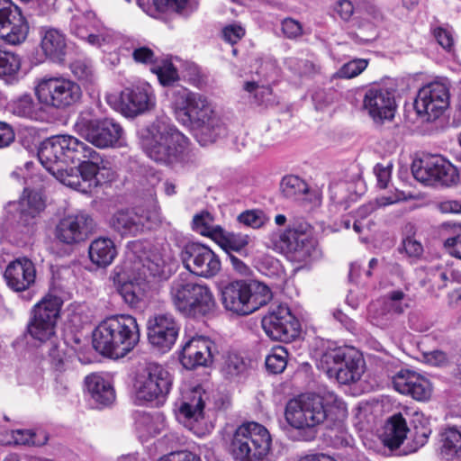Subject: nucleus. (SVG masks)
Masks as SVG:
<instances>
[{"instance_id": "nucleus-1", "label": "nucleus", "mask_w": 461, "mask_h": 461, "mask_svg": "<svg viewBox=\"0 0 461 461\" xmlns=\"http://www.w3.org/2000/svg\"><path fill=\"white\" fill-rule=\"evenodd\" d=\"M140 138L145 153L157 163L175 167L194 165L198 160L189 149L188 139L164 120H157L143 129Z\"/></svg>"}, {"instance_id": "nucleus-2", "label": "nucleus", "mask_w": 461, "mask_h": 461, "mask_svg": "<svg viewBox=\"0 0 461 461\" xmlns=\"http://www.w3.org/2000/svg\"><path fill=\"white\" fill-rule=\"evenodd\" d=\"M171 106L176 120L191 128L201 145L214 142L221 133L220 117L201 94L184 87L176 88L172 92Z\"/></svg>"}, {"instance_id": "nucleus-3", "label": "nucleus", "mask_w": 461, "mask_h": 461, "mask_svg": "<svg viewBox=\"0 0 461 461\" xmlns=\"http://www.w3.org/2000/svg\"><path fill=\"white\" fill-rule=\"evenodd\" d=\"M62 303L60 297L48 294L33 306L27 325L28 333L34 339L44 343L42 351H46L50 365L58 372H63L68 367V346L56 334Z\"/></svg>"}, {"instance_id": "nucleus-4", "label": "nucleus", "mask_w": 461, "mask_h": 461, "mask_svg": "<svg viewBox=\"0 0 461 461\" xmlns=\"http://www.w3.org/2000/svg\"><path fill=\"white\" fill-rule=\"evenodd\" d=\"M137 320L130 314L113 315L104 320L94 332V346L104 355L125 357L140 341Z\"/></svg>"}, {"instance_id": "nucleus-5", "label": "nucleus", "mask_w": 461, "mask_h": 461, "mask_svg": "<svg viewBox=\"0 0 461 461\" xmlns=\"http://www.w3.org/2000/svg\"><path fill=\"white\" fill-rule=\"evenodd\" d=\"M174 309L187 318H202L213 312L216 301L210 286L188 274H179L168 285Z\"/></svg>"}, {"instance_id": "nucleus-6", "label": "nucleus", "mask_w": 461, "mask_h": 461, "mask_svg": "<svg viewBox=\"0 0 461 461\" xmlns=\"http://www.w3.org/2000/svg\"><path fill=\"white\" fill-rule=\"evenodd\" d=\"M336 409L338 415L346 416L344 402L331 393L324 396L319 394H302L290 400L285 407V420L293 428L302 429L314 428L332 418V410Z\"/></svg>"}, {"instance_id": "nucleus-7", "label": "nucleus", "mask_w": 461, "mask_h": 461, "mask_svg": "<svg viewBox=\"0 0 461 461\" xmlns=\"http://www.w3.org/2000/svg\"><path fill=\"white\" fill-rule=\"evenodd\" d=\"M269 431L258 422H246L232 434L228 450L236 461H264L271 450Z\"/></svg>"}, {"instance_id": "nucleus-8", "label": "nucleus", "mask_w": 461, "mask_h": 461, "mask_svg": "<svg viewBox=\"0 0 461 461\" xmlns=\"http://www.w3.org/2000/svg\"><path fill=\"white\" fill-rule=\"evenodd\" d=\"M272 299L268 286L258 281H233L221 290L224 308L237 315H249Z\"/></svg>"}, {"instance_id": "nucleus-9", "label": "nucleus", "mask_w": 461, "mask_h": 461, "mask_svg": "<svg viewBox=\"0 0 461 461\" xmlns=\"http://www.w3.org/2000/svg\"><path fill=\"white\" fill-rule=\"evenodd\" d=\"M318 367L330 378L342 384L360 379L364 373V361L354 348L329 345L318 360Z\"/></svg>"}, {"instance_id": "nucleus-10", "label": "nucleus", "mask_w": 461, "mask_h": 461, "mask_svg": "<svg viewBox=\"0 0 461 461\" xmlns=\"http://www.w3.org/2000/svg\"><path fill=\"white\" fill-rule=\"evenodd\" d=\"M89 147L72 135L52 136L43 141L38 158L49 172H60L84 159Z\"/></svg>"}, {"instance_id": "nucleus-11", "label": "nucleus", "mask_w": 461, "mask_h": 461, "mask_svg": "<svg viewBox=\"0 0 461 461\" xmlns=\"http://www.w3.org/2000/svg\"><path fill=\"white\" fill-rule=\"evenodd\" d=\"M266 239L268 248L285 252L290 260L300 264H308L321 256L314 240L304 231L291 226L272 230Z\"/></svg>"}, {"instance_id": "nucleus-12", "label": "nucleus", "mask_w": 461, "mask_h": 461, "mask_svg": "<svg viewBox=\"0 0 461 461\" xmlns=\"http://www.w3.org/2000/svg\"><path fill=\"white\" fill-rule=\"evenodd\" d=\"M34 95L48 109L64 110L77 104L82 91L77 83L64 77H43L35 81Z\"/></svg>"}, {"instance_id": "nucleus-13", "label": "nucleus", "mask_w": 461, "mask_h": 461, "mask_svg": "<svg viewBox=\"0 0 461 461\" xmlns=\"http://www.w3.org/2000/svg\"><path fill=\"white\" fill-rule=\"evenodd\" d=\"M171 257L158 249L147 252L140 240L131 241L127 245L125 272L134 273L145 277L167 279L171 275L169 262Z\"/></svg>"}, {"instance_id": "nucleus-14", "label": "nucleus", "mask_w": 461, "mask_h": 461, "mask_svg": "<svg viewBox=\"0 0 461 461\" xmlns=\"http://www.w3.org/2000/svg\"><path fill=\"white\" fill-rule=\"evenodd\" d=\"M170 373L157 363L148 364L136 376L134 392L140 403H162L172 387Z\"/></svg>"}, {"instance_id": "nucleus-15", "label": "nucleus", "mask_w": 461, "mask_h": 461, "mask_svg": "<svg viewBox=\"0 0 461 461\" xmlns=\"http://www.w3.org/2000/svg\"><path fill=\"white\" fill-rule=\"evenodd\" d=\"M160 221L159 208L156 203H139L118 211L110 220L111 227L121 236H138L151 230Z\"/></svg>"}, {"instance_id": "nucleus-16", "label": "nucleus", "mask_w": 461, "mask_h": 461, "mask_svg": "<svg viewBox=\"0 0 461 461\" xmlns=\"http://www.w3.org/2000/svg\"><path fill=\"white\" fill-rule=\"evenodd\" d=\"M75 128L87 141L98 148L125 145L123 129L113 119L98 121L80 115L75 123Z\"/></svg>"}, {"instance_id": "nucleus-17", "label": "nucleus", "mask_w": 461, "mask_h": 461, "mask_svg": "<svg viewBox=\"0 0 461 461\" xmlns=\"http://www.w3.org/2000/svg\"><path fill=\"white\" fill-rule=\"evenodd\" d=\"M450 104L449 86L444 81H433L422 86L414 101V108L423 122L440 117Z\"/></svg>"}, {"instance_id": "nucleus-18", "label": "nucleus", "mask_w": 461, "mask_h": 461, "mask_svg": "<svg viewBox=\"0 0 461 461\" xmlns=\"http://www.w3.org/2000/svg\"><path fill=\"white\" fill-rule=\"evenodd\" d=\"M106 100L126 117H135L155 106L154 92L148 83L127 87L119 95H108Z\"/></svg>"}, {"instance_id": "nucleus-19", "label": "nucleus", "mask_w": 461, "mask_h": 461, "mask_svg": "<svg viewBox=\"0 0 461 461\" xmlns=\"http://www.w3.org/2000/svg\"><path fill=\"white\" fill-rule=\"evenodd\" d=\"M413 176L425 185L439 183L450 186L459 181L457 168L441 156H428L414 162L411 167Z\"/></svg>"}, {"instance_id": "nucleus-20", "label": "nucleus", "mask_w": 461, "mask_h": 461, "mask_svg": "<svg viewBox=\"0 0 461 461\" xmlns=\"http://www.w3.org/2000/svg\"><path fill=\"white\" fill-rule=\"evenodd\" d=\"M97 222L85 211L65 215L56 226L58 240L66 245H76L86 240L96 231Z\"/></svg>"}, {"instance_id": "nucleus-21", "label": "nucleus", "mask_w": 461, "mask_h": 461, "mask_svg": "<svg viewBox=\"0 0 461 461\" xmlns=\"http://www.w3.org/2000/svg\"><path fill=\"white\" fill-rule=\"evenodd\" d=\"M181 259L191 274L203 278L214 277L221 267L219 256L201 243L186 244L181 252Z\"/></svg>"}, {"instance_id": "nucleus-22", "label": "nucleus", "mask_w": 461, "mask_h": 461, "mask_svg": "<svg viewBox=\"0 0 461 461\" xmlns=\"http://www.w3.org/2000/svg\"><path fill=\"white\" fill-rule=\"evenodd\" d=\"M262 328L273 340L290 341L299 334L300 324L287 305L279 304L263 317Z\"/></svg>"}, {"instance_id": "nucleus-23", "label": "nucleus", "mask_w": 461, "mask_h": 461, "mask_svg": "<svg viewBox=\"0 0 461 461\" xmlns=\"http://www.w3.org/2000/svg\"><path fill=\"white\" fill-rule=\"evenodd\" d=\"M70 32L95 47L110 43L113 38V32L92 11H77L71 19Z\"/></svg>"}, {"instance_id": "nucleus-24", "label": "nucleus", "mask_w": 461, "mask_h": 461, "mask_svg": "<svg viewBox=\"0 0 461 461\" xmlns=\"http://www.w3.org/2000/svg\"><path fill=\"white\" fill-rule=\"evenodd\" d=\"M29 26L20 8L11 0H0V36L11 44L23 42Z\"/></svg>"}, {"instance_id": "nucleus-25", "label": "nucleus", "mask_w": 461, "mask_h": 461, "mask_svg": "<svg viewBox=\"0 0 461 461\" xmlns=\"http://www.w3.org/2000/svg\"><path fill=\"white\" fill-rule=\"evenodd\" d=\"M147 328L149 343L163 352L171 349L179 332L177 321L169 313L158 314L149 318Z\"/></svg>"}, {"instance_id": "nucleus-26", "label": "nucleus", "mask_w": 461, "mask_h": 461, "mask_svg": "<svg viewBox=\"0 0 461 461\" xmlns=\"http://www.w3.org/2000/svg\"><path fill=\"white\" fill-rule=\"evenodd\" d=\"M363 107L377 123L391 121L396 110L393 93L378 86H371L365 93Z\"/></svg>"}, {"instance_id": "nucleus-27", "label": "nucleus", "mask_w": 461, "mask_h": 461, "mask_svg": "<svg viewBox=\"0 0 461 461\" xmlns=\"http://www.w3.org/2000/svg\"><path fill=\"white\" fill-rule=\"evenodd\" d=\"M216 351L215 343L208 337L195 335L188 339L181 350L179 359L186 369L208 366Z\"/></svg>"}, {"instance_id": "nucleus-28", "label": "nucleus", "mask_w": 461, "mask_h": 461, "mask_svg": "<svg viewBox=\"0 0 461 461\" xmlns=\"http://www.w3.org/2000/svg\"><path fill=\"white\" fill-rule=\"evenodd\" d=\"M393 388L402 394L420 402L430 398L432 386L424 375L409 369H402L392 378Z\"/></svg>"}, {"instance_id": "nucleus-29", "label": "nucleus", "mask_w": 461, "mask_h": 461, "mask_svg": "<svg viewBox=\"0 0 461 461\" xmlns=\"http://www.w3.org/2000/svg\"><path fill=\"white\" fill-rule=\"evenodd\" d=\"M38 33L41 56L52 62H62L68 50L66 34L61 30L49 25L41 26Z\"/></svg>"}, {"instance_id": "nucleus-30", "label": "nucleus", "mask_w": 461, "mask_h": 461, "mask_svg": "<svg viewBox=\"0 0 461 461\" xmlns=\"http://www.w3.org/2000/svg\"><path fill=\"white\" fill-rule=\"evenodd\" d=\"M4 277L12 290L25 291L34 284L36 277L34 264L27 258H18L7 265Z\"/></svg>"}, {"instance_id": "nucleus-31", "label": "nucleus", "mask_w": 461, "mask_h": 461, "mask_svg": "<svg viewBox=\"0 0 461 461\" xmlns=\"http://www.w3.org/2000/svg\"><path fill=\"white\" fill-rule=\"evenodd\" d=\"M280 191L283 198L293 201L317 202L322 199V192L318 187L310 186L295 175H287L282 178Z\"/></svg>"}, {"instance_id": "nucleus-32", "label": "nucleus", "mask_w": 461, "mask_h": 461, "mask_svg": "<svg viewBox=\"0 0 461 461\" xmlns=\"http://www.w3.org/2000/svg\"><path fill=\"white\" fill-rule=\"evenodd\" d=\"M86 158L82 160H77V170L81 174L83 180L86 184H91V188L101 183L104 174L107 177L113 176L110 168L106 167L100 154L95 151L92 147H89L87 152L84 154Z\"/></svg>"}, {"instance_id": "nucleus-33", "label": "nucleus", "mask_w": 461, "mask_h": 461, "mask_svg": "<svg viewBox=\"0 0 461 461\" xmlns=\"http://www.w3.org/2000/svg\"><path fill=\"white\" fill-rule=\"evenodd\" d=\"M85 384L96 408L108 406L114 402L115 392L109 377L93 373L86 376Z\"/></svg>"}, {"instance_id": "nucleus-34", "label": "nucleus", "mask_w": 461, "mask_h": 461, "mask_svg": "<svg viewBox=\"0 0 461 461\" xmlns=\"http://www.w3.org/2000/svg\"><path fill=\"white\" fill-rule=\"evenodd\" d=\"M126 273L128 279L121 285L119 293L127 304L137 308L148 297L149 280L134 273Z\"/></svg>"}, {"instance_id": "nucleus-35", "label": "nucleus", "mask_w": 461, "mask_h": 461, "mask_svg": "<svg viewBox=\"0 0 461 461\" xmlns=\"http://www.w3.org/2000/svg\"><path fill=\"white\" fill-rule=\"evenodd\" d=\"M405 419L401 413L394 414L386 422L381 439L391 450L400 447L409 432Z\"/></svg>"}, {"instance_id": "nucleus-36", "label": "nucleus", "mask_w": 461, "mask_h": 461, "mask_svg": "<svg viewBox=\"0 0 461 461\" xmlns=\"http://www.w3.org/2000/svg\"><path fill=\"white\" fill-rule=\"evenodd\" d=\"M91 262L99 267L111 265L117 256L113 240L106 237H99L92 240L88 248Z\"/></svg>"}, {"instance_id": "nucleus-37", "label": "nucleus", "mask_w": 461, "mask_h": 461, "mask_svg": "<svg viewBox=\"0 0 461 461\" xmlns=\"http://www.w3.org/2000/svg\"><path fill=\"white\" fill-rule=\"evenodd\" d=\"M214 241L228 253L232 255V252H237L241 255H247V246L250 241V238L247 234L235 233L221 230H216L214 234Z\"/></svg>"}, {"instance_id": "nucleus-38", "label": "nucleus", "mask_w": 461, "mask_h": 461, "mask_svg": "<svg viewBox=\"0 0 461 461\" xmlns=\"http://www.w3.org/2000/svg\"><path fill=\"white\" fill-rule=\"evenodd\" d=\"M136 429L141 440H148L166 429V418L160 412L143 413L136 421Z\"/></svg>"}, {"instance_id": "nucleus-39", "label": "nucleus", "mask_w": 461, "mask_h": 461, "mask_svg": "<svg viewBox=\"0 0 461 461\" xmlns=\"http://www.w3.org/2000/svg\"><path fill=\"white\" fill-rule=\"evenodd\" d=\"M204 403L200 388H194L184 396L179 407V415L187 421H198L203 416Z\"/></svg>"}, {"instance_id": "nucleus-40", "label": "nucleus", "mask_w": 461, "mask_h": 461, "mask_svg": "<svg viewBox=\"0 0 461 461\" xmlns=\"http://www.w3.org/2000/svg\"><path fill=\"white\" fill-rule=\"evenodd\" d=\"M40 104L35 103L32 96L24 94L9 104L10 111L19 117L38 120L41 115V108Z\"/></svg>"}, {"instance_id": "nucleus-41", "label": "nucleus", "mask_w": 461, "mask_h": 461, "mask_svg": "<svg viewBox=\"0 0 461 461\" xmlns=\"http://www.w3.org/2000/svg\"><path fill=\"white\" fill-rule=\"evenodd\" d=\"M10 438L8 444L19 446L40 447L47 443L48 435L41 430L34 431L32 429H14L9 433Z\"/></svg>"}, {"instance_id": "nucleus-42", "label": "nucleus", "mask_w": 461, "mask_h": 461, "mask_svg": "<svg viewBox=\"0 0 461 461\" xmlns=\"http://www.w3.org/2000/svg\"><path fill=\"white\" fill-rule=\"evenodd\" d=\"M440 454L446 459L461 456V432L454 427L446 429L440 435Z\"/></svg>"}, {"instance_id": "nucleus-43", "label": "nucleus", "mask_w": 461, "mask_h": 461, "mask_svg": "<svg viewBox=\"0 0 461 461\" xmlns=\"http://www.w3.org/2000/svg\"><path fill=\"white\" fill-rule=\"evenodd\" d=\"M70 165L66 169L60 172H50L63 185L78 191L80 193L87 194L91 192V184H86L83 180L81 174L78 172L77 167H71Z\"/></svg>"}, {"instance_id": "nucleus-44", "label": "nucleus", "mask_w": 461, "mask_h": 461, "mask_svg": "<svg viewBox=\"0 0 461 461\" xmlns=\"http://www.w3.org/2000/svg\"><path fill=\"white\" fill-rule=\"evenodd\" d=\"M20 68L21 60L19 57L0 48V77L6 82H12L15 79Z\"/></svg>"}, {"instance_id": "nucleus-45", "label": "nucleus", "mask_w": 461, "mask_h": 461, "mask_svg": "<svg viewBox=\"0 0 461 461\" xmlns=\"http://www.w3.org/2000/svg\"><path fill=\"white\" fill-rule=\"evenodd\" d=\"M221 371L226 378L236 379L246 373L247 364L241 356L230 352L224 357Z\"/></svg>"}, {"instance_id": "nucleus-46", "label": "nucleus", "mask_w": 461, "mask_h": 461, "mask_svg": "<svg viewBox=\"0 0 461 461\" xmlns=\"http://www.w3.org/2000/svg\"><path fill=\"white\" fill-rule=\"evenodd\" d=\"M193 229L203 236L209 237L214 240L216 230H221L220 225L214 224L213 216L208 212H202L194 216Z\"/></svg>"}, {"instance_id": "nucleus-47", "label": "nucleus", "mask_w": 461, "mask_h": 461, "mask_svg": "<svg viewBox=\"0 0 461 461\" xmlns=\"http://www.w3.org/2000/svg\"><path fill=\"white\" fill-rule=\"evenodd\" d=\"M382 302L385 309L391 313L392 318L393 314H401L409 307L406 302V294L402 290L388 293Z\"/></svg>"}, {"instance_id": "nucleus-48", "label": "nucleus", "mask_w": 461, "mask_h": 461, "mask_svg": "<svg viewBox=\"0 0 461 461\" xmlns=\"http://www.w3.org/2000/svg\"><path fill=\"white\" fill-rule=\"evenodd\" d=\"M288 352L284 347L272 349L266 358L267 369L273 374L282 373L287 365Z\"/></svg>"}, {"instance_id": "nucleus-49", "label": "nucleus", "mask_w": 461, "mask_h": 461, "mask_svg": "<svg viewBox=\"0 0 461 461\" xmlns=\"http://www.w3.org/2000/svg\"><path fill=\"white\" fill-rule=\"evenodd\" d=\"M368 316L373 324L383 329L389 327L393 321L391 313L382 301L374 302L369 305Z\"/></svg>"}, {"instance_id": "nucleus-50", "label": "nucleus", "mask_w": 461, "mask_h": 461, "mask_svg": "<svg viewBox=\"0 0 461 461\" xmlns=\"http://www.w3.org/2000/svg\"><path fill=\"white\" fill-rule=\"evenodd\" d=\"M151 71L158 76L163 86L170 85L178 80L177 70L169 60H162L160 63L154 64Z\"/></svg>"}, {"instance_id": "nucleus-51", "label": "nucleus", "mask_w": 461, "mask_h": 461, "mask_svg": "<svg viewBox=\"0 0 461 461\" xmlns=\"http://www.w3.org/2000/svg\"><path fill=\"white\" fill-rule=\"evenodd\" d=\"M238 221L247 227L258 230L269 221V217L261 210L252 209L241 212L238 216Z\"/></svg>"}, {"instance_id": "nucleus-52", "label": "nucleus", "mask_w": 461, "mask_h": 461, "mask_svg": "<svg viewBox=\"0 0 461 461\" xmlns=\"http://www.w3.org/2000/svg\"><path fill=\"white\" fill-rule=\"evenodd\" d=\"M72 74L83 83H92L95 78L92 64L85 59H77L70 65Z\"/></svg>"}, {"instance_id": "nucleus-53", "label": "nucleus", "mask_w": 461, "mask_h": 461, "mask_svg": "<svg viewBox=\"0 0 461 461\" xmlns=\"http://www.w3.org/2000/svg\"><path fill=\"white\" fill-rule=\"evenodd\" d=\"M368 60L366 59H356L344 64L337 72L339 77L352 78L361 74L367 67Z\"/></svg>"}, {"instance_id": "nucleus-54", "label": "nucleus", "mask_w": 461, "mask_h": 461, "mask_svg": "<svg viewBox=\"0 0 461 461\" xmlns=\"http://www.w3.org/2000/svg\"><path fill=\"white\" fill-rule=\"evenodd\" d=\"M433 36L444 50L447 51L453 50L455 40L451 29L437 27L433 30Z\"/></svg>"}, {"instance_id": "nucleus-55", "label": "nucleus", "mask_w": 461, "mask_h": 461, "mask_svg": "<svg viewBox=\"0 0 461 461\" xmlns=\"http://www.w3.org/2000/svg\"><path fill=\"white\" fill-rule=\"evenodd\" d=\"M288 68L295 73L303 75H310L315 71V66L312 62L296 58H289L286 60Z\"/></svg>"}, {"instance_id": "nucleus-56", "label": "nucleus", "mask_w": 461, "mask_h": 461, "mask_svg": "<svg viewBox=\"0 0 461 461\" xmlns=\"http://www.w3.org/2000/svg\"><path fill=\"white\" fill-rule=\"evenodd\" d=\"M26 186L23 187V194L20 198V202H44L46 195L42 185L36 187H31L27 183Z\"/></svg>"}, {"instance_id": "nucleus-57", "label": "nucleus", "mask_w": 461, "mask_h": 461, "mask_svg": "<svg viewBox=\"0 0 461 461\" xmlns=\"http://www.w3.org/2000/svg\"><path fill=\"white\" fill-rule=\"evenodd\" d=\"M409 199L420 200L423 199V196L420 192L408 187L407 189L403 190L395 189V192L393 195L385 198V202H404Z\"/></svg>"}, {"instance_id": "nucleus-58", "label": "nucleus", "mask_w": 461, "mask_h": 461, "mask_svg": "<svg viewBox=\"0 0 461 461\" xmlns=\"http://www.w3.org/2000/svg\"><path fill=\"white\" fill-rule=\"evenodd\" d=\"M154 5L161 12H181L186 5L187 0H153Z\"/></svg>"}, {"instance_id": "nucleus-59", "label": "nucleus", "mask_w": 461, "mask_h": 461, "mask_svg": "<svg viewBox=\"0 0 461 461\" xmlns=\"http://www.w3.org/2000/svg\"><path fill=\"white\" fill-rule=\"evenodd\" d=\"M282 31L289 39H296L303 34L302 24L292 18H286L282 22Z\"/></svg>"}, {"instance_id": "nucleus-60", "label": "nucleus", "mask_w": 461, "mask_h": 461, "mask_svg": "<svg viewBox=\"0 0 461 461\" xmlns=\"http://www.w3.org/2000/svg\"><path fill=\"white\" fill-rule=\"evenodd\" d=\"M392 164L387 165L377 164L374 167V173L376 176L377 184L381 188H386L391 179L392 175Z\"/></svg>"}, {"instance_id": "nucleus-61", "label": "nucleus", "mask_w": 461, "mask_h": 461, "mask_svg": "<svg viewBox=\"0 0 461 461\" xmlns=\"http://www.w3.org/2000/svg\"><path fill=\"white\" fill-rule=\"evenodd\" d=\"M158 461H201V459L193 452L181 450L171 451L170 453L159 457Z\"/></svg>"}, {"instance_id": "nucleus-62", "label": "nucleus", "mask_w": 461, "mask_h": 461, "mask_svg": "<svg viewBox=\"0 0 461 461\" xmlns=\"http://www.w3.org/2000/svg\"><path fill=\"white\" fill-rule=\"evenodd\" d=\"M132 58L138 63L155 64L154 51L145 46L137 47L132 51Z\"/></svg>"}, {"instance_id": "nucleus-63", "label": "nucleus", "mask_w": 461, "mask_h": 461, "mask_svg": "<svg viewBox=\"0 0 461 461\" xmlns=\"http://www.w3.org/2000/svg\"><path fill=\"white\" fill-rule=\"evenodd\" d=\"M245 34V30L238 24H230L222 30L223 39L230 43H237Z\"/></svg>"}, {"instance_id": "nucleus-64", "label": "nucleus", "mask_w": 461, "mask_h": 461, "mask_svg": "<svg viewBox=\"0 0 461 461\" xmlns=\"http://www.w3.org/2000/svg\"><path fill=\"white\" fill-rule=\"evenodd\" d=\"M444 247L449 255L461 259V232L447 238L444 241Z\"/></svg>"}]
</instances>
